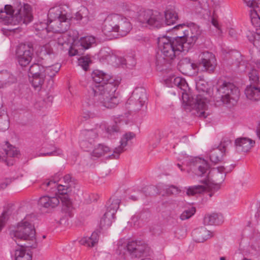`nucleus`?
Returning <instances> with one entry per match:
<instances>
[{"label": "nucleus", "instance_id": "f257e3e1", "mask_svg": "<svg viewBox=\"0 0 260 260\" xmlns=\"http://www.w3.org/2000/svg\"><path fill=\"white\" fill-rule=\"evenodd\" d=\"M190 170L194 175L202 178V183L214 190L220 188V184L224 181L226 176L224 167L210 169L207 161L201 158H196L192 161Z\"/></svg>", "mask_w": 260, "mask_h": 260}, {"label": "nucleus", "instance_id": "f03ea898", "mask_svg": "<svg viewBox=\"0 0 260 260\" xmlns=\"http://www.w3.org/2000/svg\"><path fill=\"white\" fill-rule=\"evenodd\" d=\"M120 82V81H116L113 84L108 83L96 87L92 90L93 100L86 98L83 106H95L108 109L115 108L119 103L116 90Z\"/></svg>", "mask_w": 260, "mask_h": 260}, {"label": "nucleus", "instance_id": "7ed1b4c3", "mask_svg": "<svg viewBox=\"0 0 260 260\" xmlns=\"http://www.w3.org/2000/svg\"><path fill=\"white\" fill-rule=\"evenodd\" d=\"M172 86H177L182 91V99L183 103L190 106L196 111L194 114L201 118H205L210 114L208 109V100L202 95H197L196 98H190L187 91L188 86L185 80L180 77H173L171 79Z\"/></svg>", "mask_w": 260, "mask_h": 260}, {"label": "nucleus", "instance_id": "20e7f679", "mask_svg": "<svg viewBox=\"0 0 260 260\" xmlns=\"http://www.w3.org/2000/svg\"><path fill=\"white\" fill-rule=\"evenodd\" d=\"M59 176V174H56L52 179L43 184V186L50 187L49 191L50 192H54L57 190L56 192L57 196L49 197L48 196H43L40 197L38 201V204L39 207L48 209L54 208L59 204V200L61 201L63 206L64 205V186L57 183L60 179Z\"/></svg>", "mask_w": 260, "mask_h": 260}, {"label": "nucleus", "instance_id": "39448f33", "mask_svg": "<svg viewBox=\"0 0 260 260\" xmlns=\"http://www.w3.org/2000/svg\"><path fill=\"white\" fill-rule=\"evenodd\" d=\"M132 28V24L126 18L118 14H112L108 16L105 20L102 31L109 37L112 32H117L118 35L124 37L129 32Z\"/></svg>", "mask_w": 260, "mask_h": 260}, {"label": "nucleus", "instance_id": "423d86ee", "mask_svg": "<svg viewBox=\"0 0 260 260\" xmlns=\"http://www.w3.org/2000/svg\"><path fill=\"white\" fill-rule=\"evenodd\" d=\"M181 37L171 38L163 36L158 38V44L162 58L167 62L174 59L181 52L186 51Z\"/></svg>", "mask_w": 260, "mask_h": 260}, {"label": "nucleus", "instance_id": "0eeeda50", "mask_svg": "<svg viewBox=\"0 0 260 260\" xmlns=\"http://www.w3.org/2000/svg\"><path fill=\"white\" fill-rule=\"evenodd\" d=\"M10 235L16 243L17 240L26 241V243L24 244L25 247L36 248L38 246L34 225L27 221L23 220L19 223L17 229L11 231Z\"/></svg>", "mask_w": 260, "mask_h": 260}, {"label": "nucleus", "instance_id": "6e6552de", "mask_svg": "<svg viewBox=\"0 0 260 260\" xmlns=\"http://www.w3.org/2000/svg\"><path fill=\"white\" fill-rule=\"evenodd\" d=\"M11 18L12 20L18 23L27 24L31 22L32 16L30 6L27 4L23 6L20 4L16 9H13L11 5H6L4 10L0 11V18L7 19Z\"/></svg>", "mask_w": 260, "mask_h": 260}, {"label": "nucleus", "instance_id": "1a4fd4ad", "mask_svg": "<svg viewBox=\"0 0 260 260\" xmlns=\"http://www.w3.org/2000/svg\"><path fill=\"white\" fill-rule=\"evenodd\" d=\"M178 30L177 37H181L185 50L188 51L194 45L201 36V30L198 26L191 25L190 26L184 24L177 25L173 27V30Z\"/></svg>", "mask_w": 260, "mask_h": 260}, {"label": "nucleus", "instance_id": "9d476101", "mask_svg": "<svg viewBox=\"0 0 260 260\" xmlns=\"http://www.w3.org/2000/svg\"><path fill=\"white\" fill-rule=\"evenodd\" d=\"M137 18L143 26H151L158 28L165 25L164 15L150 10H140Z\"/></svg>", "mask_w": 260, "mask_h": 260}, {"label": "nucleus", "instance_id": "9b49d317", "mask_svg": "<svg viewBox=\"0 0 260 260\" xmlns=\"http://www.w3.org/2000/svg\"><path fill=\"white\" fill-rule=\"evenodd\" d=\"M222 102L224 104H232L239 96V90L233 83L223 82L217 89Z\"/></svg>", "mask_w": 260, "mask_h": 260}, {"label": "nucleus", "instance_id": "f8f14e48", "mask_svg": "<svg viewBox=\"0 0 260 260\" xmlns=\"http://www.w3.org/2000/svg\"><path fill=\"white\" fill-rule=\"evenodd\" d=\"M146 99L145 89L143 88H136L126 103V107L130 111H138L144 106Z\"/></svg>", "mask_w": 260, "mask_h": 260}, {"label": "nucleus", "instance_id": "ddd939ff", "mask_svg": "<svg viewBox=\"0 0 260 260\" xmlns=\"http://www.w3.org/2000/svg\"><path fill=\"white\" fill-rule=\"evenodd\" d=\"M16 58L20 66H27L31 61L34 55V48L31 44H20L16 50Z\"/></svg>", "mask_w": 260, "mask_h": 260}, {"label": "nucleus", "instance_id": "4468645a", "mask_svg": "<svg viewBox=\"0 0 260 260\" xmlns=\"http://www.w3.org/2000/svg\"><path fill=\"white\" fill-rule=\"evenodd\" d=\"M95 43V39L93 36L82 37L75 44L70 46L68 54L70 56L80 55L85 50L89 49Z\"/></svg>", "mask_w": 260, "mask_h": 260}, {"label": "nucleus", "instance_id": "2eb2a0df", "mask_svg": "<svg viewBox=\"0 0 260 260\" xmlns=\"http://www.w3.org/2000/svg\"><path fill=\"white\" fill-rule=\"evenodd\" d=\"M127 250L132 257L140 258L147 255L149 247L143 241H132L126 244Z\"/></svg>", "mask_w": 260, "mask_h": 260}, {"label": "nucleus", "instance_id": "dca6fc26", "mask_svg": "<svg viewBox=\"0 0 260 260\" xmlns=\"http://www.w3.org/2000/svg\"><path fill=\"white\" fill-rule=\"evenodd\" d=\"M91 77L93 79V81L98 83V85H95L93 87H92L91 90L90 92V94L92 95V90L96 87L101 85H106L108 83H111V84H113L115 83L116 81H120V80L118 78H116L114 77L111 76L110 75L107 74L104 72L96 70L92 72L91 74Z\"/></svg>", "mask_w": 260, "mask_h": 260}, {"label": "nucleus", "instance_id": "f3484780", "mask_svg": "<svg viewBox=\"0 0 260 260\" xmlns=\"http://www.w3.org/2000/svg\"><path fill=\"white\" fill-rule=\"evenodd\" d=\"M18 151L16 148L10 145L8 142L0 148V160L5 161L7 165H12L13 162H10L11 158L16 156Z\"/></svg>", "mask_w": 260, "mask_h": 260}, {"label": "nucleus", "instance_id": "a211bd4d", "mask_svg": "<svg viewBox=\"0 0 260 260\" xmlns=\"http://www.w3.org/2000/svg\"><path fill=\"white\" fill-rule=\"evenodd\" d=\"M199 57L200 63L206 71L212 72L214 71L217 62L215 56L212 53L209 51L203 52L200 55Z\"/></svg>", "mask_w": 260, "mask_h": 260}, {"label": "nucleus", "instance_id": "6ab92c4d", "mask_svg": "<svg viewBox=\"0 0 260 260\" xmlns=\"http://www.w3.org/2000/svg\"><path fill=\"white\" fill-rule=\"evenodd\" d=\"M235 143L238 152H247L254 146L255 141L248 138H239L235 140Z\"/></svg>", "mask_w": 260, "mask_h": 260}, {"label": "nucleus", "instance_id": "aec40b11", "mask_svg": "<svg viewBox=\"0 0 260 260\" xmlns=\"http://www.w3.org/2000/svg\"><path fill=\"white\" fill-rule=\"evenodd\" d=\"M16 82L15 76L8 71H0V89L8 88Z\"/></svg>", "mask_w": 260, "mask_h": 260}, {"label": "nucleus", "instance_id": "412c9836", "mask_svg": "<svg viewBox=\"0 0 260 260\" xmlns=\"http://www.w3.org/2000/svg\"><path fill=\"white\" fill-rule=\"evenodd\" d=\"M78 190L77 180L70 174L66 175V196L73 197L77 194Z\"/></svg>", "mask_w": 260, "mask_h": 260}, {"label": "nucleus", "instance_id": "4be33fe9", "mask_svg": "<svg viewBox=\"0 0 260 260\" xmlns=\"http://www.w3.org/2000/svg\"><path fill=\"white\" fill-rule=\"evenodd\" d=\"M135 137V134L132 132H129L124 134L120 141V145L115 148L113 150V153L112 154L113 157L118 158L119 154L124 151V148L126 147L129 141Z\"/></svg>", "mask_w": 260, "mask_h": 260}, {"label": "nucleus", "instance_id": "5701e85b", "mask_svg": "<svg viewBox=\"0 0 260 260\" xmlns=\"http://www.w3.org/2000/svg\"><path fill=\"white\" fill-rule=\"evenodd\" d=\"M192 236L194 241L204 242L213 236V234L205 228L202 227L194 230L192 233Z\"/></svg>", "mask_w": 260, "mask_h": 260}, {"label": "nucleus", "instance_id": "b1692460", "mask_svg": "<svg viewBox=\"0 0 260 260\" xmlns=\"http://www.w3.org/2000/svg\"><path fill=\"white\" fill-rule=\"evenodd\" d=\"M112 151L110 148L103 144H98V145L94 147L91 154L92 156L95 157H100L105 155H108V156L111 158H114L112 156Z\"/></svg>", "mask_w": 260, "mask_h": 260}, {"label": "nucleus", "instance_id": "393cba45", "mask_svg": "<svg viewBox=\"0 0 260 260\" xmlns=\"http://www.w3.org/2000/svg\"><path fill=\"white\" fill-rule=\"evenodd\" d=\"M246 97L251 100L257 101L260 100V88L255 85L248 86L245 90Z\"/></svg>", "mask_w": 260, "mask_h": 260}, {"label": "nucleus", "instance_id": "a878e982", "mask_svg": "<svg viewBox=\"0 0 260 260\" xmlns=\"http://www.w3.org/2000/svg\"><path fill=\"white\" fill-rule=\"evenodd\" d=\"M62 9V8L58 6L52 8L49 10L48 20L49 21V23L56 21V19L65 18V15L63 14Z\"/></svg>", "mask_w": 260, "mask_h": 260}, {"label": "nucleus", "instance_id": "bb28decb", "mask_svg": "<svg viewBox=\"0 0 260 260\" xmlns=\"http://www.w3.org/2000/svg\"><path fill=\"white\" fill-rule=\"evenodd\" d=\"M197 65L190 62L189 58L182 59L179 62V68L180 71L184 74H189L192 70H195Z\"/></svg>", "mask_w": 260, "mask_h": 260}, {"label": "nucleus", "instance_id": "cd10ccee", "mask_svg": "<svg viewBox=\"0 0 260 260\" xmlns=\"http://www.w3.org/2000/svg\"><path fill=\"white\" fill-rule=\"evenodd\" d=\"M225 152L224 146H220L219 147L214 149L210 151L209 157L210 160L213 163L216 164L220 161Z\"/></svg>", "mask_w": 260, "mask_h": 260}, {"label": "nucleus", "instance_id": "c85d7f7f", "mask_svg": "<svg viewBox=\"0 0 260 260\" xmlns=\"http://www.w3.org/2000/svg\"><path fill=\"white\" fill-rule=\"evenodd\" d=\"M165 18V25H170L175 23L178 18V16L175 9H169L166 11Z\"/></svg>", "mask_w": 260, "mask_h": 260}, {"label": "nucleus", "instance_id": "c756f323", "mask_svg": "<svg viewBox=\"0 0 260 260\" xmlns=\"http://www.w3.org/2000/svg\"><path fill=\"white\" fill-rule=\"evenodd\" d=\"M99 236L97 233L93 232L90 237H84L79 241L81 245L88 247H93L98 243Z\"/></svg>", "mask_w": 260, "mask_h": 260}, {"label": "nucleus", "instance_id": "7c9ffc66", "mask_svg": "<svg viewBox=\"0 0 260 260\" xmlns=\"http://www.w3.org/2000/svg\"><path fill=\"white\" fill-rule=\"evenodd\" d=\"M18 245H19L21 247L19 249H16L15 251V260H31L32 259V255L28 252H26L24 248H22V246L24 245L19 244L17 243Z\"/></svg>", "mask_w": 260, "mask_h": 260}, {"label": "nucleus", "instance_id": "2f4dec72", "mask_svg": "<svg viewBox=\"0 0 260 260\" xmlns=\"http://www.w3.org/2000/svg\"><path fill=\"white\" fill-rule=\"evenodd\" d=\"M53 22L54 24L53 25H50L51 31L54 34L64 33L65 28L64 27L63 23L65 22V18L56 19V21H53Z\"/></svg>", "mask_w": 260, "mask_h": 260}, {"label": "nucleus", "instance_id": "473e14b6", "mask_svg": "<svg viewBox=\"0 0 260 260\" xmlns=\"http://www.w3.org/2000/svg\"><path fill=\"white\" fill-rule=\"evenodd\" d=\"M60 65L59 63H56L51 66L44 65L43 73L46 76L52 77L59 71L60 68Z\"/></svg>", "mask_w": 260, "mask_h": 260}, {"label": "nucleus", "instance_id": "72a5a7b5", "mask_svg": "<svg viewBox=\"0 0 260 260\" xmlns=\"http://www.w3.org/2000/svg\"><path fill=\"white\" fill-rule=\"evenodd\" d=\"M45 75L41 74L40 75H35L30 78V82L35 89H40L44 83Z\"/></svg>", "mask_w": 260, "mask_h": 260}, {"label": "nucleus", "instance_id": "f704fd0d", "mask_svg": "<svg viewBox=\"0 0 260 260\" xmlns=\"http://www.w3.org/2000/svg\"><path fill=\"white\" fill-rule=\"evenodd\" d=\"M75 196L73 197L71 196H66V215L71 217L73 215V211L75 209L74 201Z\"/></svg>", "mask_w": 260, "mask_h": 260}, {"label": "nucleus", "instance_id": "c9c22d12", "mask_svg": "<svg viewBox=\"0 0 260 260\" xmlns=\"http://www.w3.org/2000/svg\"><path fill=\"white\" fill-rule=\"evenodd\" d=\"M78 32L77 30L72 29L66 30V42L72 46L77 42V40L78 39Z\"/></svg>", "mask_w": 260, "mask_h": 260}, {"label": "nucleus", "instance_id": "e433bc0d", "mask_svg": "<svg viewBox=\"0 0 260 260\" xmlns=\"http://www.w3.org/2000/svg\"><path fill=\"white\" fill-rule=\"evenodd\" d=\"M114 218V215H112L111 213L106 212L100 221L101 225L105 228L110 226Z\"/></svg>", "mask_w": 260, "mask_h": 260}, {"label": "nucleus", "instance_id": "4c0bfd02", "mask_svg": "<svg viewBox=\"0 0 260 260\" xmlns=\"http://www.w3.org/2000/svg\"><path fill=\"white\" fill-rule=\"evenodd\" d=\"M206 187L203 185H194L189 187L186 190V194L188 196H194L204 191Z\"/></svg>", "mask_w": 260, "mask_h": 260}, {"label": "nucleus", "instance_id": "58836bf2", "mask_svg": "<svg viewBox=\"0 0 260 260\" xmlns=\"http://www.w3.org/2000/svg\"><path fill=\"white\" fill-rule=\"evenodd\" d=\"M49 21L47 20V22H40L39 23H36L34 27L37 31H43V34H48L51 32L50 23L48 24Z\"/></svg>", "mask_w": 260, "mask_h": 260}, {"label": "nucleus", "instance_id": "ea45409f", "mask_svg": "<svg viewBox=\"0 0 260 260\" xmlns=\"http://www.w3.org/2000/svg\"><path fill=\"white\" fill-rule=\"evenodd\" d=\"M250 17L252 24L256 28V30H258V28H260V17L253 9L250 11Z\"/></svg>", "mask_w": 260, "mask_h": 260}, {"label": "nucleus", "instance_id": "a19ab883", "mask_svg": "<svg viewBox=\"0 0 260 260\" xmlns=\"http://www.w3.org/2000/svg\"><path fill=\"white\" fill-rule=\"evenodd\" d=\"M98 136V133L95 130L85 129L81 132L80 134V139L94 140V139L96 138Z\"/></svg>", "mask_w": 260, "mask_h": 260}, {"label": "nucleus", "instance_id": "79ce46f5", "mask_svg": "<svg viewBox=\"0 0 260 260\" xmlns=\"http://www.w3.org/2000/svg\"><path fill=\"white\" fill-rule=\"evenodd\" d=\"M44 65H40L38 63L32 64L29 69V73L32 75H40L41 74H44Z\"/></svg>", "mask_w": 260, "mask_h": 260}, {"label": "nucleus", "instance_id": "37998d69", "mask_svg": "<svg viewBox=\"0 0 260 260\" xmlns=\"http://www.w3.org/2000/svg\"><path fill=\"white\" fill-rule=\"evenodd\" d=\"M94 140L81 139L80 144L81 148L86 151L92 152L94 148Z\"/></svg>", "mask_w": 260, "mask_h": 260}, {"label": "nucleus", "instance_id": "c03bdc74", "mask_svg": "<svg viewBox=\"0 0 260 260\" xmlns=\"http://www.w3.org/2000/svg\"><path fill=\"white\" fill-rule=\"evenodd\" d=\"M247 38L254 46L260 47V34L259 32H250L249 35H247Z\"/></svg>", "mask_w": 260, "mask_h": 260}, {"label": "nucleus", "instance_id": "a18cd8bd", "mask_svg": "<svg viewBox=\"0 0 260 260\" xmlns=\"http://www.w3.org/2000/svg\"><path fill=\"white\" fill-rule=\"evenodd\" d=\"M120 201L119 199H114L112 201L111 204L108 207L107 212L111 213L112 215L115 216V214L119 207Z\"/></svg>", "mask_w": 260, "mask_h": 260}, {"label": "nucleus", "instance_id": "49530a36", "mask_svg": "<svg viewBox=\"0 0 260 260\" xmlns=\"http://www.w3.org/2000/svg\"><path fill=\"white\" fill-rule=\"evenodd\" d=\"M79 64L82 67L84 71L88 69L89 64L91 63V60L89 55L84 56L78 59Z\"/></svg>", "mask_w": 260, "mask_h": 260}, {"label": "nucleus", "instance_id": "de8ad7c7", "mask_svg": "<svg viewBox=\"0 0 260 260\" xmlns=\"http://www.w3.org/2000/svg\"><path fill=\"white\" fill-rule=\"evenodd\" d=\"M74 16H73L70 13H66V22H69L71 25L75 24L76 21L81 20L83 17L80 12H77Z\"/></svg>", "mask_w": 260, "mask_h": 260}, {"label": "nucleus", "instance_id": "09e8293b", "mask_svg": "<svg viewBox=\"0 0 260 260\" xmlns=\"http://www.w3.org/2000/svg\"><path fill=\"white\" fill-rule=\"evenodd\" d=\"M218 215L216 213L205 216L204 218V222L209 225H212L218 223Z\"/></svg>", "mask_w": 260, "mask_h": 260}, {"label": "nucleus", "instance_id": "8fccbe9b", "mask_svg": "<svg viewBox=\"0 0 260 260\" xmlns=\"http://www.w3.org/2000/svg\"><path fill=\"white\" fill-rule=\"evenodd\" d=\"M249 80L251 83L258 84L259 82V76L258 71L255 69H252L249 73Z\"/></svg>", "mask_w": 260, "mask_h": 260}, {"label": "nucleus", "instance_id": "3c124183", "mask_svg": "<svg viewBox=\"0 0 260 260\" xmlns=\"http://www.w3.org/2000/svg\"><path fill=\"white\" fill-rule=\"evenodd\" d=\"M121 64H125L128 68H133L136 64V60L133 57L128 56L126 58H120Z\"/></svg>", "mask_w": 260, "mask_h": 260}, {"label": "nucleus", "instance_id": "603ef678", "mask_svg": "<svg viewBox=\"0 0 260 260\" xmlns=\"http://www.w3.org/2000/svg\"><path fill=\"white\" fill-rule=\"evenodd\" d=\"M196 212V208L191 207L190 208L185 210L180 215V219L182 220H186L191 217Z\"/></svg>", "mask_w": 260, "mask_h": 260}, {"label": "nucleus", "instance_id": "864d4df0", "mask_svg": "<svg viewBox=\"0 0 260 260\" xmlns=\"http://www.w3.org/2000/svg\"><path fill=\"white\" fill-rule=\"evenodd\" d=\"M9 122L7 117H0V131H5L9 128Z\"/></svg>", "mask_w": 260, "mask_h": 260}, {"label": "nucleus", "instance_id": "5fc2aeb1", "mask_svg": "<svg viewBox=\"0 0 260 260\" xmlns=\"http://www.w3.org/2000/svg\"><path fill=\"white\" fill-rule=\"evenodd\" d=\"M166 192L168 194H177L180 192L179 188L174 185H171L166 189Z\"/></svg>", "mask_w": 260, "mask_h": 260}, {"label": "nucleus", "instance_id": "6e6d98bb", "mask_svg": "<svg viewBox=\"0 0 260 260\" xmlns=\"http://www.w3.org/2000/svg\"><path fill=\"white\" fill-rule=\"evenodd\" d=\"M238 58H237V60L235 62V64L237 66L238 68L239 69L240 71H244L246 68L245 62L241 59L240 55L238 54Z\"/></svg>", "mask_w": 260, "mask_h": 260}, {"label": "nucleus", "instance_id": "4d7b16f0", "mask_svg": "<svg viewBox=\"0 0 260 260\" xmlns=\"http://www.w3.org/2000/svg\"><path fill=\"white\" fill-rule=\"evenodd\" d=\"M54 38L55 39H57V44L61 47H63L65 43V40L64 39V34H54Z\"/></svg>", "mask_w": 260, "mask_h": 260}, {"label": "nucleus", "instance_id": "13d9d810", "mask_svg": "<svg viewBox=\"0 0 260 260\" xmlns=\"http://www.w3.org/2000/svg\"><path fill=\"white\" fill-rule=\"evenodd\" d=\"M52 52V49L49 48L48 45L44 46L41 49V53H43L45 55L46 59L49 58V55Z\"/></svg>", "mask_w": 260, "mask_h": 260}, {"label": "nucleus", "instance_id": "bf43d9fd", "mask_svg": "<svg viewBox=\"0 0 260 260\" xmlns=\"http://www.w3.org/2000/svg\"><path fill=\"white\" fill-rule=\"evenodd\" d=\"M95 116V115L94 113L88 110H84L82 113V117L85 120H86L89 118L94 117Z\"/></svg>", "mask_w": 260, "mask_h": 260}, {"label": "nucleus", "instance_id": "052dcab7", "mask_svg": "<svg viewBox=\"0 0 260 260\" xmlns=\"http://www.w3.org/2000/svg\"><path fill=\"white\" fill-rule=\"evenodd\" d=\"M246 5L252 8H254L258 6V0H243Z\"/></svg>", "mask_w": 260, "mask_h": 260}, {"label": "nucleus", "instance_id": "680f3d73", "mask_svg": "<svg viewBox=\"0 0 260 260\" xmlns=\"http://www.w3.org/2000/svg\"><path fill=\"white\" fill-rule=\"evenodd\" d=\"M119 131V127L116 125L114 124L112 126H109L107 128V132L111 134L114 132H118Z\"/></svg>", "mask_w": 260, "mask_h": 260}, {"label": "nucleus", "instance_id": "e2e57ef3", "mask_svg": "<svg viewBox=\"0 0 260 260\" xmlns=\"http://www.w3.org/2000/svg\"><path fill=\"white\" fill-rule=\"evenodd\" d=\"M7 213L4 212L2 215L0 216V231L2 228L4 226L6 221L7 220Z\"/></svg>", "mask_w": 260, "mask_h": 260}, {"label": "nucleus", "instance_id": "0e129e2a", "mask_svg": "<svg viewBox=\"0 0 260 260\" xmlns=\"http://www.w3.org/2000/svg\"><path fill=\"white\" fill-rule=\"evenodd\" d=\"M60 154V151L59 150H54L52 152H47L45 153H41L42 156H46V155H58Z\"/></svg>", "mask_w": 260, "mask_h": 260}, {"label": "nucleus", "instance_id": "69168bd1", "mask_svg": "<svg viewBox=\"0 0 260 260\" xmlns=\"http://www.w3.org/2000/svg\"><path fill=\"white\" fill-rule=\"evenodd\" d=\"M211 22L212 24L214 26H215L218 30H220V27L218 24V21L214 17H212L211 18Z\"/></svg>", "mask_w": 260, "mask_h": 260}, {"label": "nucleus", "instance_id": "338daca9", "mask_svg": "<svg viewBox=\"0 0 260 260\" xmlns=\"http://www.w3.org/2000/svg\"><path fill=\"white\" fill-rule=\"evenodd\" d=\"M10 182V180L7 179L6 180L5 182L1 183L0 184V189L5 188Z\"/></svg>", "mask_w": 260, "mask_h": 260}, {"label": "nucleus", "instance_id": "774afa93", "mask_svg": "<svg viewBox=\"0 0 260 260\" xmlns=\"http://www.w3.org/2000/svg\"><path fill=\"white\" fill-rule=\"evenodd\" d=\"M257 135L259 139H260V123L258 124V126L256 130Z\"/></svg>", "mask_w": 260, "mask_h": 260}]
</instances>
